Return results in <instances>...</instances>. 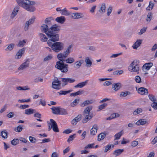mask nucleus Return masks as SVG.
<instances>
[{"instance_id":"nucleus-44","label":"nucleus","mask_w":157,"mask_h":157,"mask_svg":"<svg viewBox=\"0 0 157 157\" xmlns=\"http://www.w3.org/2000/svg\"><path fill=\"white\" fill-rule=\"evenodd\" d=\"M60 13L62 15H70V13L68 12L67 10L65 8L62 10L61 12H60Z\"/></svg>"},{"instance_id":"nucleus-40","label":"nucleus","mask_w":157,"mask_h":157,"mask_svg":"<svg viewBox=\"0 0 157 157\" xmlns=\"http://www.w3.org/2000/svg\"><path fill=\"white\" fill-rule=\"evenodd\" d=\"M72 47V45H69L67 47V49L64 52L65 53V55H66L67 56L70 54L71 52L70 50Z\"/></svg>"},{"instance_id":"nucleus-29","label":"nucleus","mask_w":157,"mask_h":157,"mask_svg":"<svg viewBox=\"0 0 157 157\" xmlns=\"http://www.w3.org/2000/svg\"><path fill=\"white\" fill-rule=\"evenodd\" d=\"M52 20V17H51L46 18L44 20L45 24H47L50 26H51L52 25L51 22Z\"/></svg>"},{"instance_id":"nucleus-33","label":"nucleus","mask_w":157,"mask_h":157,"mask_svg":"<svg viewBox=\"0 0 157 157\" xmlns=\"http://www.w3.org/2000/svg\"><path fill=\"white\" fill-rule=\"evenodd\" d=\"M85 62L86 63V66L88 67H90L92 64V62L88 57H87L86 58Z\"/></svg>"},{"instance_id":"nucleus-31","label":"nucleus","mask_w":157,"mask_h":157,"mask_svg":"<svg viewBox=\"0 0 157 157\" xmlns=\"http://www.w3.org/2000/svg\"><path fill=\"white\" fill-rule=\"evenodd\" d=\"M84 93L83 90H79L76 92L71 93L70 94V96H75L77 95H80Z\"/></svg>"},{"instance_id":"nucleus-14","label":"nucleus","mask_w":157,"mask_h":157,"mask_svg":"<svg viewBox=\"0 0 157 157\" xmlns=\"http://www.w3.org/2000/svg\"><path fill=\"white\" fill-rule=\"evenodd\" d=\"M98 127L97 125H94L90 130V134L91 135H94L97 132Z\"/></svg>"},{"instance_id":"nucleus-49","label":"nucleus","mask_w":157,"mask_h":157,"mask_svg":"<svg viewBox=\"0 0 157 157\" xmlns=\"http://www.w3.org/2000/svg\"><path fill=\"white\" fill-rule=\"evenodd\" d=\"M142 112V109L140 108H138L133 112V114L134 115H136Z\"/></svg>"},{"instance_id":"nucleus-21","label":"nucleus","mask_w":157,"mask_h":157,"mask_svg":"<svg viewBox=\"0 0 157 157\" xmlns=\"http://www.w3.org/2000/svg\"><path fill=\"white\" fill-rule=\"evenodd\" d=\"M92 106H89L86 108L83 112V115H90V111L92 109Z\"/></svg>"},{"instance_id":"nucleus-38","label":"nucleus","mask_w":157,"mask_h":157,"mask_svg":"<svg viewBox=\"0 0 157 157\" xmlns=\"http://www.w3.org/2000/svg\"><path fill=\"white\" fill-rule=\"evenodd\" d=\"M72 91V90H60L59 92V94L60 95H65L67 94L70 93Z\"/></svg>"},{"instance_id":"nucleus-13","label":"nucleus","mask_w":157,"mask_h":157,"mask_svg":"<svg viewBox=\"0 0 157 157\" xmlns=\"http://www.w3.org/2000/svg\"><path fill=\"white\" fill-rule=\"evenodd\" d=\"M19 8L18 6H16L14 8L11 14L10 18L11 19H13L16 15L19 10Z\"/></svg>"},{"instance_id":"nucleus-41","label":"nucleus","mask_w":157,"mask_h":157,"mask_svg":"<svg viewBox=\"0 0 157 157\" xmlns=\"http://www.w3.org/2000/svg\"><path fill=\"white\" fill-rule=\"evenodd\" d=\"M68 114V112L67 110L63 108L60 109V113L59 115H66Z\"/></svg>"},{"instance_id":"nucleus-46","label":"nucleus","mask_w":157,"mask_h":157,"mask_svg":"<svg viewBox=\"0 0 157 157\" xmlns=\"http://www.w3.org/2000/svg\"><path fill=\"white\" fill-rule=\"evenodd\" d=\"M26 42V41L25 40L20 41L18 44L17 46L19 47H22L25 44Z\"/></svg>"},{"instance_id":"nucleus-55","label":"nucleus","mask_w":157,"mask_h":157,"mask_svg":"<svg viewBox=\"0 0 157 157\" xmlns=\"http://www.w3.org/2000/svg\"><path fill=\"white\" fill-rule=\"evenodd\" d=\"M135 80L137 83H141V78L139 76H136L135 77Z\"/></svg>"},{"instance_id":"nucleus-62","label":"nucleus","mask_w":157,"mask_h":157,"mask_svg":"<svg viewBox=\"0 0 157 157\" xmlns=\"http://www.w3.org/2000/svg\"><path fill=\"white\" fill-rule=\"evenodd\" d=\"M43 81V79L42 78L38 77L35 79L34 80V82H35L37 83L38 82H42Z\"/></svg>"},{"instance_id":"nucleus-8","label":"nucleus","mask_w":157,"mask_h":157,"mask_svg":"<svg viewBox=\"0 0 157 157\" xmlns=\"http://www.w3.org/2000/svg\"><path fill=\"white\" fill-rule=\"evenodd\" d=\"M29 60L28 59L26 61L22 63L18 67V71H21L29 67Z\"/></svg>"},{"instance_id":"nucleus-2","label":"nucleus","mask_w":157,"mask_h":157,"mask_svg":"<svg viewBox=\"0 0 157 157\" xmlns=\"http://www.w3.org/2000/svg\"><path fill=\"white\" fill-rule=\"evenodd\" d=\"M48 45L55 52H58L64 48V44L61 42H56L49 43Z\"/></svg>"},{"instance_id":"nucleus-1","label":"nucleus","mask_w":157,"mask_h":157,"mask_svg":"<svg viewBox=\"0 0 157 157\" xmlns=\"http://www.w3.org/2000/svg\"><path fill=\"white\" fill-rule=\"evenodd\" d=\"M60 29V26L57 24L55 27L51 28L50 30L51 31L49 32L47 35L49 38L47 41L48 44L52 43V42H55L59 41V33Z\"/></svg>"},{"instance_id":"nucleus-51","label":"nucleus","mask_w":157,"mask_h":157,"mask_svg":"<svg viewBox=\"0 0 157 157\" xmlns=\"http://www.w3.org/2000/svg\"><path fill=\"white\" fill-rule=\"evenodd\" d=\"M19 140L18 139H14L11 141V144L15 145L19 143Z\"/></svg>"},{"instance_id":"nucleus-12","label":"nucleus","mask_w":157,"mask_h":157,"mask_svg":"<svg viewBox=\"0 0 157 157\" xmlns=\"http://www.w3.org/2000/svg\"><path fill=\"white\" fill-rule=\"evenodd\" d=\"M71 16L72 18L74 19H78L83 17V14L81 13H72Z\"/></svg>"},{"instance_id":"nucleus-64","label":"nucleus","mask_w":157,"mask_h":157,"mask_svg":"<svg viewBox=\"0 0 157 157\" xmlns=\"http://www.w3.org/2000/svg\"><path fill=\"white\" fill-rule=\"evenodd\" d=\"M151 106L154 109H157V102H153L151 104Z\"/></svg>"},{"instance_id":"nucleus-25","label":"nucleus","mask_w":157,"mask_h":157,"mask_svg":"<svg viewBox=\"0 0 157 157\" xmlns=\"http://www.w3.org/2000/svg\"><path fill=\"white\" fill-rule=\"evenodd\" d=\"M7 47L5 49V50L6 51H11L15 47V44L13 43H11L7 45Z\"/></svg>"},{"instance_id":"nucleus-52","label":"nucleus","mask_w":157,"mask_h":157,"mask_svg":"<svg viewBox=\"0 0 157 157\" xmlns=\"http://www.w3.org/2000/svg\"><path fill=\"white\" fill-rule=\"evenodd\" d=\"M50 122L49 123H48V124L51 125L52 126H55L57 125L56 121L52 119H50Z\"/></svg>"},{"instance_id":"nucleus-16","label":"nucleus","mask_w":157,"mask_h":157,"mask_svg":"<svg viewBox=\"0 0 157 157\" xmlns=\"http://www.w3.org/2000/svg\"><path fill=\"white\" fill-rule=\"evenodd\" d=\"M38 36L39 37L40 40L43 42H45L47 41L48 38L46 36L44 33H39Z\"/></svg>"},{"instance_id":"nucleus-39","label":"nucleus","mask_w":157,"mask_h":157,"mask_svg":"<svg viewBox=\"0 0 157 157\" xmlns=\"http://www.w3.org/2000/svg\"><path fill=\"white\" fill-rule=\"evenodd\" d=\"M152 18V13L151 12H149L147 15L146 21L147 22H150L151 19Z\"/></svg>"},{"instance_id":"nucleus-11","label":"nucleus","mask_w":157,"mask_h":157,"mask_svg":"<svg viewBox=\"0 0 157 157\" xmlns=\"http://www.w3.org/2000/svg\"><path fill=\"white\" fill-rule=\"evenodd\" d=\"M61 79L62 81L65 83L64 85H66L68 82L70 83L74 82L75 81L74 79L71 78H63Z\"/></svg>"},{"instance_id":"nucleus-24","label":"nucleus","mask_w":157,"mask_h":157,"mask_svg":"<svg viewBox=\"0 0 157 157\" xmlns=\"http://www.w3.org/2000/svg\"><path fill=\"white\" fill-rule=\"evenodd\" d=\"M55 21L58 23L61 24H63L65 21V18L64 17L61 16L59 17H57Z\"/></svg>"},{"instance_id":"nucleus-50","label":"nucleus","mask_w":157,"mask_h":157,"mask_svg":"<svg viewBox=\"0 0 157 157\" xmlns=\"http://www.w3.org/2000/svg\"><path fill=\"white\" fill-rule=\"evenodd\" d=\"M22 129V128L21 125H19L14 128V130L17 132H21Z\"/></svg>"},{"instance_id":"nucleus-4","label":"nucleus","mask_w":157,"mask_h":157,"mask_svg":"<svg viewBox=\"0 0 157 157\" xmlns=\"http://www.w3.org/2000/svg\"><path fill=\"white\" fill-rule=\"evenodd\" d=\"M18 4L23 8L29 11V1L28 0H16Z\"/></svg>"},{"instance_id":"nucleus-15","label":"nucleus","mask_w":157,"mask_h":157,"mask_svg":"<svg viewBox=\"0 0 157 157\" xmlns=\"http://www.w3.org/2000/svg\"><path fill=\"white\" fill-rule=\"evenodd\" d=\"M67 57V56L65 55L64 52L63 54L60 53L58 54L57 56V58L59 60V61H61V60H62L63 61H64L65 60V58Z\"/></svg>"},{"instance_id":"nucleus-36","label":"nucleus","mask_w":157,"mask_h":157,"mask_svg":"<svg viewBox=\"0 0 157 157\" xmlns=\"http://www.w3.org/2000/svg\"><path fill=\"white\" fill-rule=\"evenodd\" d=\"M131 94V93L129 91H127L125 92L121 93L120 94V97H125L128 95H129Z\"/></svg>"},{"instance_id":"nucleus-32","label":"nucleus","mask_w":157,"mask_h":157,"mask_svg":"<svg viewBox=\"0 0 157 157\" xmlns=\"http://www.w3.org/2000/svg\"><path fill=\"white\" fill-rule=\"evenodd\" d=\"M105 9L106 6L105 3H102L99 11L100 13L103 14L105 12Z\"/></svg>"},{"instance_id":"nucleus-58","label":"nucleus","mask_w":157,"mask_h":157,"mask_svg":"<svg viewBox=\"0 0 157 157\" xmlns=\"http://www.w3.org/2000/svg\"><path fill=\"white\" fill-rule=\"evenodd\" d=\"M52 58V56H51V55H49L48 56L44 58V61H48L51 59Z\"/></svg>"},{"instance_id":"nucleus-22","label":"nucleus","mask_w":157,"mask_h":157,"mask_svg":"<svg viewBox=\"0 0 157 157\" xmlns=\"http://www.w3.org/2000/svg\"><path fill=\"white\" fill-rule=\"evenodd\" d=\"M84 116L85 117V118L83 119L82 120V122L83 123H86L89 120L91 119L93 117L92 114H90L89 115H85Z\"/></svg>"},{"instance_id":"nucleus-10","label":"nucleus","mask_w":157,"mask_h":157,"mask_svg":"<svg viewBox=\"0 0 157 157\" xmlns=\"http://www.w3.org/2000/svg\"><path fill=\"white\" fill-rule=\"evenodd\" d=\"M138 93L141 95H147L148 93V90L144 87H140L138 90Z\"/></svg>"},{"instance_id":"nucleus-7","label":"nucleus","mask_w":157,"mask_h":157,"mask_svg":"<svg viewBox=\"0 0 157 157\" xmlns=\"http://www.w3.org/2000/svg\"><path fill=\"white\" fill-rule=\"evenodd\" d=\"M153 64L152 63L150 62L146 63L142 67V69L143 71L145 72L144 74L146 75L148 74V73L146 72L150 69V68L152 66Z\"/></svg>"},{"instance_id":"nucleus-42","label":"nucleus","mask_w":157,"mask_h":157,"mask_svg":"<svg viewBox=\"0 0 157 157\" xmlns=\"http://www.w3.org/2000/svg\"><path fill=\"white\" fill-rule=\"evenodd\" d=\"M122 132L123 131L122 130L115 135L114 136L115 137V138L114 139V140L119 139L120 138V137L123 134Z\"/></svg>"},{"instance_id":"nucleus-59","label":"nucleus","mask_w":157,"mask_h":157,"mask_svg":"<svg viewBox=\"0 0 157 157\" xmlns=\"http://www.w3.org/2000/svg\"><path fill=\"white\" fill-rule=\"evenodd\" d=\"M36 139L34 137L30 136V142L32 143H36Z\"/></svg>"},{"instance_id":"nucleus-56","label":"nucleus","mask_w":157,"mask_h":157,"mask_svg":"<svg viewBox=\"0 0 157 157\" xmlns=\"http://www.w3.org/2000/svg\"><path fill=\"white\" fill-rule=\"evenodd\" d=\"M52 130L55 132H59L57 124L55 126H52Z\"/></svg>"},{"instance_id":"nucleus-60","label":"nucleus","mask_w":157,"mask_h":157,"mask_svg":"<svg viewBox=\"0 0 157 157\" xmlns=\"http://www.w3.org/2000/svg\"><path fill=\"white\" fill-rule=\"evenodd\" d=\"M111 116L113 119L115 118L116 117H119L120 116V115L118 113H114L111 114Z\"/></svg>"},{"instance_id":"nucleus-30","label":"nucleus","mask_w":157,"mask_h":157,"mask_svg":"<svg viewBox=\"0 0 157 157\" xmlns=\"http://www.w3.org/2000/svg\"><path fill=\"white\" fill-rule=\"evenodd\" d=\"M82 62L83 61L81 60L76 61L74 64V67L76 69L79 68L81 66L82 63Z\"/></svg>"},{"instance_id":"nucleus-27","label":"nucleus","mask_w":157,"mask_h":157,"mask_svg":"<svg viewBox=\"0 0 157 157\" xmlns=\"http://www.w3.org/2000/svg\"><path fill=\"white\" fill-rule=\"evenodd\" d=\"M147 123V121L145 119H142L139 120L136 123V124L137 125L144 124Z\"/></svg>"},{"instance_id":"nucleus-26","label":"nucleus","mask_w":157,"mask_h":157,"mask_svg":"<svg viewBox=\"0 0 157 157\" xmlns=\"http://www.w3.org/2000/svg\"><path fill=\"white\" fill-rule=\"evenodd\" d=\"M57 82H52V87L57 90H59L60 89L59 87L60 86L61 83H57Z\"/></svg>"},{"instance_id":"nucleus-19","label":"nucleus","mask_w":157,"mask_h":157,"mask_svg":"<svg viewBox=\"0 0 157 157\" xmlns=\"http://www.w3.org/2000/svg\"><path fill=\"white\" fill-rule=\"evenodd\" d=\"M112 89L115 91L119 90L121 87V84L120 83H113L112 85Z\"/></svg>"},{"instance_id":"nucleus-17","label":"nucleus","mask_w":157,"mask_h":157,"mask_svg":"<svg viewBox=\"0 0 157 157\" xmlns=\"http://www.w3.org/2000/svg\"><path fill=\"white\" fill-rule=\"evenodd\" d=\"M142 41V40H137L132 46L133 48L134 49H137V48L140 45Z\"/></svg>"},{"instance_id":"nucleus-18","label":"nucleus","mask_w":157,"mask_h":157,"mask_svg":"<svg viewBox=\"0 0 157 157\" xmlns=\"http://www.w3.org/2000/svg\"><path fill=\"white\" fill-rule=\"evenodd\" d=\"M60 107H55L52 106L51 108L52 110V113H53L56 114H59Z\"/></svg>"},{"instance_id":"nucleus-47","label":"nucleus","mask_w":157,"mask_h":157,"mask_svg":"<svg viewBox=\"0 0 157 157\" xmlns=\"http://www.w3.org/2000/svg\"><path fill=\"white\" fill-rule=\"evenodd\" d=\"M147 29V27H144L143 28L140 30V31L138 33V34L139 35H142L143 33H145Z\"/></svg>"},{"instance_id":"nucleus-23","label":"nucleus","mask_w":157,"mask_h":157,"mask_svg":"<svg viewBox=\"0 0 157 157\" xmlns=\"http://www.w3.org/2000/svg\"><path fill=\"white\" fill-rule=\"evenodd\" d=\"M88 80H86L84 82H82L78 83L74 86L75 88H81L86 86L88 83Z\"/></svg>"},{"instance_id":"nucleus-34","label":"nucleus","mask_w":157,"mask_h":157,"mask_svg":"<svg viewBox=\"0 0 157 157\" xmlns=\"http://www.w3.org/2000/svg\"><path fill=\"white\" fill-rule=\"evenodd\" d=\"M74 59L71 57H70L67 58V59H65V60L64 61H65L66 63H72L75 62Z\"/></svg>"},{"instance_id":"nucleus-37","label":"nucleus","mask_w":157,"mask_h":157,"mask_svg":"<svg viewBox=\"0 0 157 157\" xmlns=\"http://www.w3.org/2000/svg\"><path fill=\"white\" fill-rule=\"evenodd\" d=\"M79 101V99H75L73 102L70 104V105L71 107H74L78 103Z\"/></svg>"},{"instance_id":"nucleus-5","label":"nucleus","mask_w":157,"mask_h":157,"mask_svg":"<svg viewBox=\"0 0 157 157\" xmlns=\"http://www.w3.org/2000/svg\"><path fill=\"white\" fill-rule=\"evenodd\" d=\"M128 70L132 72H137L138 74L139 70V66L136 62L133 61L128 67Z\"/></svg>"},{"instance_id":"nucleus-6","label":"nucleus","mask_w":157,"mask_h":157,"mask_svg":"<svg viewBox=\"0 0 157 157\" xmlns=\"http://www.w3.org/2000/svg\"><path fill=\"white\" fill-rule=\"evenodd\" d=\"M56 25V24H55L50 26L46 24H43L41 25L40 27L41 32L45 33L46 35H47L49 32L51 31L50 30L51 28L55 27Z\"/></svg>"},{"instance_id":"nucleus-53","label":"nucleus","mask_w":157,"mask_h":157,"mask_svg":"<svg viewBox=\"0 0 157 157\" xmlns=\"http://www.w3.org/2000/svg\"><path fill=\"white\" fill-rule=\"evenodd\" d=\"M107 105L106 103H104L98 106V109L99 110H101L105 108Z\"/></svg>"},{"instance_id":"nucleus-43","label":"nucleus","mask_w":157,"mask_h":157,"mask_svg":"<svg viewBox=\"0 0 157 157\" xmlns=\"http://www.w3.org/2000/svg\"><path fill=\"white\" fill-rule=\"evenodd\" d=\"M1 136L3 138H7V132L6 130L2 131L1 132Z\"/></svg>"},{"instance_id":"nucleus-48","label":"nucleus","mask_w":157,"mask_h":157,"mask_svg":"<svg viewBox=\"0 0 157 157\" xmlns=\"http://www.w3.org/2000/svg\"><path fill=\"white\" fill-rule=\"evenodd\" d=\"M148 97L149 99L153 102H154L157 101L155 96L152 94H149L148 95Z\"/></svg>"},{"instance_id":"nucleus-9","label":"nucleus","mask_w":157,"mask_h":157,"mask_svg":"<svg viewBox=\"0 0 157 157\" xmlns=\"http://www.w3.org/2000/svg\"><path fill=\"white\" fill-rule=\"evenodd\" d=\"M25 50V48H24L19 50L15 55V58L16 59H19L21 58L22 55L24 53Z\"/></svg>"},{"instance_id":"nucleus-35","label":"nucleus","mask_w":157,"mask_h":157,"mask_svg":"<svg viewBox=\"0 0 157 157\" xmlns=\"http://www.w3.org/2000/svg\"><path fill=\"white\" fill-rule=\"evenodd\" d=\"M106 136V134L103 133H101L98 136V140L99 141L103 140Z\"/></svg>"},{"instance_id":"nucleus-45","label":"nucleus","mask_w":157,"mask_h":157,"mask_svg":"<svg viewBox=\"0 0 157 157\" xmlns=\"http://www.w3.org/2000/svg\"><path fill=\"white\" fill-rule=\"evenodd\" d=\"M29 20L26 21L25 23L24 27V30L25 31H27L29 29Z\"/></svg>"},{"instance_id":"nucleus-3","label":"nucleus","mask_w":157,"mask_h":157,"mask_svg":"<svg viewBox=\"0 0 157 157\" xmlns=\"http://www.w3.org/2000/svg\"><path fill=\"white\" fill-rule=\"evenodd\" d=\"M55 67L63 73H66L68 71V65L64 63L62 60L57 62Z\"/></svg>"},{"instance_id":"nucleus-57","label":"nucleus","mask_w":157,"mask_h":157,"mask_svg":"<svg viewBox=\"0 0 157 157\" xmlns=\"http://www.w3.org/2000/svg\"><path fill=\"white\" fill-rule=\"evenodd\" d=\"M82 115L81 114H79L78 116L75 118L74 119L76 120L77 122L80 121L82 118Z\"/></svg>"},{"instance_id":"nucleus-28","label":"nucleus","mask_w":157,"mask_h":157,"mask_svg":"<svg viewBox=\"0 0 157 157\" xmlns=\"http://www.w3.org/2000/svg\"><path fill=\"white\" fill-rule=\"evenodd\" d=\"M123 149H118L115 150L113 152V154L116 156H117L121 154L124 151Z\"/></svg>"},{"instance_id":"nucleus-20","label":"nucleus","mask_w":157,"mask_h":157,"mask_svg":"<svg viewBox=\"0 0 157 157\" xmlns=\"http://www.w3.org/2000/svg\"><path fill=\"white\" fill-rule=\"evenodd\" d=\"M94 102V101L92 99L90 100H86L80 104V106L82 107H84L88 105L92 104Z\"/></svg>"},{"instance_id":"nucleus-63","label":"nucleus","mask_w":157,"mask_h":157,"mask_svg":"<svg viewBox=\"0 0 157 157\" xmlns=\"http://www.w3.org/2000/svg\"><path fill=\"white\" fill-rule=\"evenodd\" d=\"M112 10V6H109L107 9V13L108 16H109L111 13Z\"/></svg>"},{"instance_id":"nucleus-54","label":"nucleus","mask_w":157,"mask_h":157,"mask_svg":"<svg viewBox=\"0 0 157 157\" xmlns=\"http://www.w3.org/2000/svg\"><path fill=\"white\" fill-rule=\"evenodd\" d=\"M76 135L75 134H74L73 135L70 136L69 137V138L67 140V142L68 143H70L71 141H72L73 140L74 138H75V136Z\"/></svg>"},{"instance_id":"nucleus-61","label":"nucleus","mask_w":157,"mask_h":157,"mask_svg":"<svg viewBox=\"0 0 157 157\" xmlns=\"http://www.w3.org/2000/svg\"><path fill=\"white\" fill-rule=\"evenodd\" d=\"M138 144V141L136 140H134L131 142V145L133 147H135L137 146Z\"/></svg>"}]
</instances>
